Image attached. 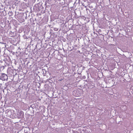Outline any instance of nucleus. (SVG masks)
<instances>
[{
	"label": "nucleus",
	"mask_w": 133,
	"mask_h": 133,
	"mask_svg": "<svg viewBox=\"0 0 133 133\" xmlns=\"http://www.w3.org/2000/svg\"><path fill=\"white\" fill-rule=\"evenodd\" d=\"M82 78L83 79H85L86 78V76H83Z\"/></svg>",
	"instance_id": "5"
},
{
	"label": "nucleus",
	"mask_w": 133,
	"mask_h": 133,
	"mask_svg": "<svg viewBox=\"0 0 133 133\" xmlns=\"http://www.w3.org/2000/svg\"><path fill=\"white\" fill-rule=\"evenodd\" d=\"M67 44H68V50L71 51L72 49V48H73L72 47H71L70 46V43H67Z\"/></svg>",
	"instance_id": "3"
},
{
	"label": "nucleus",
	"mask_w": 133,
	"mask_h": 133,
	"mask_svg": "<svg viewBox=\"0 0 133 133\" xmlns=\"http://www.w3.org/2000/svg\"><path fill=\"white\" fill-rule=\"evenodd\" d=\"M67 11H67V16H68V18L70 20V18H71V16L72 15L71 13L72 12L69 10H67Z\"/></svg>",
	"instance_id": "2"
},
{
	"label": "nucleus",
	"mask_w": 133,
	"mask_h": 133,
	"mask_svg": "<svg viewBox=\"0 0 133 133\" xmlns=\"http://www.w3.org/2000/svg\"><path fill=\"white\" fill-rule=\"evenodd\" d=\"M83 1L84 2H86L87 1V0H83Z\"/></svg>",
	"instance_id": "6"
},
{
	"label": "nucleus",
	"mask_w": 133,
	"mask_h": 133,
	"mask_svg": "<svg viewBox=\"0 0 133 133\" xmlns=\"http://www.w3.org/2000/svg\"><path fill=\"white\" fill-rule=\"evenodd\" d=\"M8 78V76L7 75L5 74H2L0 76V79L3 81L6 80H7Z\"/></svg>",
	"instance_id": "1"
},
{
	"label": "nucleus",
	"mask_w": 133,
	"mask_h": 133,
	"mask_svg": "<svg viewBox=\"0 0 133 133\" xmlns=\"http://www.w3.org/2000/svg\"><path fill=\"white\" fill-rule=\"evenodd\" d=\"M72 1V0H69V2H71Z\"/></svg>",
	"instance_id": "7"
},
{
	"label": "nucleus",
	"mask_w": 133,
	"mask_h": 133,
	"mask_svg": "<svg viewBox=\"0 0 133 133\" xmlns=\"http://www.w3.org/2000/svg\"><path fill=\"white\" fill-rule=\"evenodd\" d=\"M82 5H83V6H84V5H83V4H82Z\"/></svg>",
	"instance_id": "9"
},
{
	"label": "nucleus",
	"mask_w": 133,
	"mask_h": 133,
	"mask_svg": "<svg viewBox=\"0 0 133 133\" xmlns=\"http://www.w3.org/2000/svg\"><path fill=\"white\" fill-rule=\"evenodd\" d=\"M72 26V24L70 25V26L69 28V26H68L69 30H70V29L71 28V27Z\"/></svg>",
	"instance_id": "4"
},
{
	"label": "nucleus",
	"mask_w": 133,
	"mask_h": 133,
	"mask_svg": "<svg viewBox=\"0 0 133 133\" xmlns=\"http://www.w3.org/2000/svg\"><path fill=\"white\" fill-rule=\"evenodd\" d=\"M70 8H72V7H69Z\"/></svg>",
	"instance_id": "8"
}]
</instances>
